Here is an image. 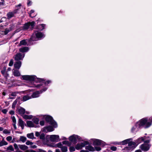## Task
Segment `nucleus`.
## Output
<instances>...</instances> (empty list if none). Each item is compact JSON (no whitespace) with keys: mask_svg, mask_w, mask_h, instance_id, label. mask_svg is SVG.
Wrapping results in <instances>:
<instances>
[{"mask_svg":"<svg viewBox=\"0 0 152 152\" xmlns=\"http://www.w3.org/2000/svg\"><path fill=\"white\" fill-rule=\"evenodd\" d=\"M147 120V118H143L137 122L135 125L132 128V132H137L138 130L140 127L145 125L146 128L149 127L151 125L152 123V117H151L149 118L150 122H148Z\"/></svg>","mask_w":152,"mask_h":152,"instance_id":"1","label":"nucleus"},{"mask_svg":"<svg viewBox=\"0 0 152 152\" xmlns=\"http://www.w3.org/2000/svg\"><path fill=\"white\" fill-rule=\"evenodd\" d=\"M45 37L44 34L41 32L35 31L29 39V41H35L37 40V39L43 38Z\"/></svg>","mask_w":152,"mask_h":152,"instance_id":"2","label":"nucleus"},{"mask_svg":"<svg viewBox=\"0 0 152 152\" xmlns=\"http://www.w3.org/2000/svg\"><path fill=\"white\" fill-rule=\"evenodd\" d=\"M150 142L149 140L144 141V143L141 145L140 146V148L143 151L146 152L148 151L150 148L151 145L148 143Z\"/></svg>","mask_w":152,"mask_h":152,"instance_id":"3","label":"nucleus"},{"mask_svg":"<svg viewBox=\"0 0 152 152\" xmlns=\"http://www.w3.org/2000/svg\"><path fill=\"white\" fill-rule=\"evenodd\" d=\"M21 6L20 4L16 6V9L14 10L12 12H9L7 14V18L10 19L14 17L15 14H16L18 12V10L19 9L20 7Z\"/></svg>","mask_w":152,"mask_h":152,"instance_id":"4","label":"nucleus"},{"mask_svg":"<svg viewBox=\"0 0 152 152\" xmlns=\"http://www.w3.org/2000/svg\"><path fill=\"white\" fill-rule=\"evenodd\" d=\"M22 79L26 80L31 81H36L37 78L36 76L35 75H23L22 77Z\"/></svg>","mask_w":152,"mask_h":152,"instance_id":"5","label":"nucleus"},{"mask_svg":"<svg viewBox=\"0 0 152 152\" xmlns=\"http://www.w3.org/2000/svg\"><path fill=\"white\" fill-rule=\"evenodd\" d=\"M47 89V88H45L43 90H41L39 91H37L33 93L32 94H31V98H33L38 97L40 94L42 93L43 91H46Z\"/></svg>","mask_w":152,"mask_h":152,"instance_id":"6","label":"nucleus"},{"mask_svg":"<svg viewBox=\"0 0 152 152\" xmlns=\"http://www.w3.org/2000/svg\"><path fill=\"white\" fill-rule=\"evenodd\" d=\"M93 144L95 145H100L102 146H104L105 144V142L100 140L98 139H94V140Z\"/></svg>","mask_w":152,"mask_h":152,"instance_id":"7","label":"nucleus"},{"mask_svg":"<svg viewBox=\"0 0 152 152\" xmlns=\"http://www.w3.org/2000/svg\"><path fill=\"white\" fill-rule=\"evenodd\" d=\"M79 137L77 135H73L69 137V140L72 142L76 143L77 139L80 140Z\"/></svg>","mask_w":152,"mask_h":152,"instance_id":"8","label":"nucleus"},{"mask_svg":"<svg viewBox=\"0 0 152 152\" xmlns=\"http://www.w3.org/2000/svg\"><path fill=\"white\" fill-rule=\"evenodd\" d=\"M50 139L52 142H58L59 140V136L57 135H51L50 137Z\"/></svg>","mask_w":152,"mask_h":152,"instance_id":"9","label":"nucleus"},{"mask_svg":"<svg viewBox=\"0 0 152 152\" xmlns=\"http://www.w3.org/2000/svg\"><path fill=\"white\" fill-rule=\"evenodd\" d=\"M25 56V54L22 55L20 53H17L15 56L14 58L15 60L19 61L22 60Z\"/></svg>","mask_w":152,"mask_h":152,"instance_id":"10","label":"nucleus"},{"mask_svg":"<svg viewBox=\"0 0 152 152\" xmlns=\"http://www.w3.org/2000/svg\"><path fill=\"white\" fill-rule=\"evenodd\" d=\"M53 130V128L50 126H48L44 127L42 129V131L46 133H47L48 132H52Z\"/></svg>","mask_w":152,"mask_h":152,"instance_id":"11","label":"nucleus"},{"mask_svg":"<svg viewBox=\"0 0 152 152\" xmlns=\"http://www.w3.org/2000/svg\"><path fill=\"white\" fill-rule=\"evenodd\" d=\"M6 67H3V70L1 71V72L6 79L7 80L8 77H9V74L6 72Z\"/></svg>","mask_w":152,"mask_h":152,"instance_id":"12","label":"nucleus"},{"mask_svg":"<svg viewBox=\"0 0 152 152\" xmlns=\"http://www.w3.org/2000/svg\"><path fill=\"white\" fill-rule=\"evenodd\" d=\"M18 113L23 116L25 113L27 114H29L30 113L28 112H25V109L22 108L20 107L18 109Z\"/></svg>","mask_w":152,"mask_h":152,"instance_id":"13","label":"nucleus"},{"mask_svg":"<svg viewBox=\"0 0 152 152\" xmlns=\"http://www.w3.org/2000/svg\"><path fill=\"white\" fill-rule=\"evenodd\" d=\"M128 145L129 146V147L134 148L137 145L135 141V142H132L129 141L128 143Z\"/></svg>","mask_w":152,"mask_h":152,"instance_id":"14","label":"nucleus"},{"mask_svg":"<svg viewBox=\"0 0 152 152\" xmlns=\"http://www.w3.org/2000/svg\"><path fill=\"white\" fill-rule=\"evenodd\" d=\"M31 99V94L29 93L23 97L22 101L25 102Z\"/></svg>","mask_w":152,"mask_h":152,"instance_id":"15","label":"nucleus"},{"mask_svg":"<svg viewBox=\"0 0 152 152\" xmlns=\"http://www.w3.org/2000/svg\"><path fill=\"white\" fill-rule=\"evenodd\" d=\"M145 137H141L135 140V141L137 145L139 143H141L142 141H144L145 139Z\"/></svg>","mask_w":152,"mask_h":152,"instance_id":"16","label":"nucleus"},{"mask_svg":"<svg viewBox=\"0 0 152 152\" xmlns=\"http://www.w3.org/2000/svg\"><path fill=\"white\" fill-rule=\"evenodd\" d=\"M21 62L18 61L15 62L14 64V67L17 69H19L21 66Z\"/></svg>","mask_w":152,"mask_h":152,"instance_id":"17","label":"nucleus"},{"mask_svg":"<svg viewBox=\"0 0 152 152\" xmlns=\"http://www.w3.org/2000/svg\"><path fill=\"white\" fill-rule=\"evenodd\" d=\"M18 124L21 127L22 129H23L25 123L22 119L20 118H19L18 120Z\"/></svg>","mask_w":152,"mask_h":152,"instance_id":"18","label":"nucleus"},{"mask_svg":"<svg viewBox=\"0 0 152 152\" xmlns=\"http://www.w3.org/2000/svg\"><path fill=\"white\" fill-rule=\"evenodd\" d=\"M132 140V138H129L127 139H126L122 141V142H119L118 143V144H122V145H124L128 143L129 141Z\"/></svg>","mask_w":152,"mask_h":152,"instance_id":"19","label":"nucleus"},{"mask_svg":"<svg viewBox=\"0 0 152 152\" xmlns=\"http://www.w3.org/2000/svg\"><path fill=\"white\" fill-rule=\"evenodd\" d=\"M13 74L16 77H19L21 75L20 74L18 70L13 69Z\"/></svg>","mask_w":152,"mask_h":152,"instance_id":"20","label":"nucleus"},{"mask_svg":"<svg viewBox=\"0 0 152 152\" xmlns=\"http://www.w3.org/2000/svg\"><path fill=\"white\" fill-rule=\"evenodd\" d=\"M27 126L29 127H34V125L31 121H27L26 122Z\"/></svg>","mask_w":152,"mask_h":152,"instance_id":"21","label":"nucleus"},{"mask_svg":"<svg viewBox=\"0 0 152 152\" xmlns=\"http://www.w3.org/2000/svg\"><path fill=\"white\" fill-rule=\"evenodd\" d=\"M28 50V48L27 47H24L19 49V51L21 52H26Z\"/></svg>","mask_w":152,"mask_h":152,"instance_id":"22","label":"nucleus"},{"mask_svg":"<svg viewBox=\"0 0 152 152\" xmlns=\"http://www.w3.org/2000/svg\"><path fill=\"white\" fill-rule=\"evenodd\" d=\"M20 148L22 150H25L28 148V147L25 145H19Z\"/></svg>","mask_w":152,"mask_h":152,"instance_id":"23","label":"nucleus"},{"mask_svg":"<svg viewBox=\"0 0 152 152\" xmlns=\"http://www.w3.org/2000/svg\"><path fill=\"white\" fill-rule=\"evenodd\" d=\"M46 121L48 122H51L53 120L52 117L49 115H47L45 118Z\"/></svg>","mask_w":152,"mask_h":152,"instance_id":"24","label":"nucleus"},{"mask_svg":"<svg viewBox=\"0 0 152 152\" xmlns=\"http://www.w3.org/2000/svg\"><path fill=\"white\" fill-rule=\"evenodd\" d=\"M22 116L23 118L25 119H31L32 118V116L31 115H27L24 114Z\"/></svg>","mask_w":152,"mask_h":152,"instance_id":"25","label":"nucleus"},{"mask_svg":"<svg viewBox=\"0 0 152 152\" xmlns=\"http://www.w3.org/2000/svg\"><path fill=\"white\" fill-rule=\"evenodd\" d=\"M86 150H88L91 151H94V148L92 146L90 145H88L86 146Z\"/></svg>","mask_w":152,"mask_h":152,"instance_id":"26","label":"nucleus"},{"mask_svg":"<svg viewBox=\"0 0 152 152\" xmlns=\"http://www.w3.org/2000/svg\"><path fill=\"white\" fill-rule=\"evenodd\" d=\"M8 143L3 139L1 142H0V147L7 145Z\"/></svg>","mask_w":152,"mask_h":152,"instance_id":"27","label":"nucleus"},{"mask_svg":"<svg viewBox=\"0 0 152 152\" xmlns=\"http://www.w3.org/2000/svg\"><path fill=\"white\" fill-rule=\"evenodd\" d=\"M8 143L3 139L1 142H0V147L7 145Z\"/></svg>","mask_w":152,"mask_h":152,"instance_id":"28","label":"nucleus"},{"mask_svg":"<svg viewBox=\"0 0 152 152\" xmlns=\"http://www.w3.org/2000/svg\"><path fill=\"white\" fill-rule=\"evenodd\" d=\"M45 25L44 24H42L39 25L37 27V29L39 30H42L44 28Z\"/></svg>","mask_w":152,"mask_h":152,"instance_id":"29","label":"nucleus"},{"mask_svg":"<svg viewBox=\"0 0 152 152\" xmlns=\"http://www.w3.org/2000/svg\"><path fill=\"white\" fill-rule=\"evenodd\" d=\"M27 137L31 139H33L34 138V134L33 133L28 134L27 135Z\"/></svg>","mask_w":152,"mask_h":152,"instance_id":"30","label":"nucleus"},{"mask_svg":"<svg viewBox=\"0 0 152 152\" xmlns=\"http://www.w3.org/2000/svg\"><path fill=\"white\" fill-rule=\"evenodd\" d=\"M27 42H26V40L25 39L23 40L20 41V45H27Z\"/></svg>","mask_w":152,"mask_h":152,"instance_id":"31","label":"nucleus"},{"mask_svg":"<svg viewBox=\"0 0 152 152\" xmlns=\"http://www.w3.org/2000/svg\"><path fill=\"white\" fill-rule=\"evenodd\" d=\"M61 150L62 152H66L68 151L67 147L63 145L61 148Z\"/></svg>","mask_w":152,"mask_h":152,"instance_id":"32","label":"nucleus"},{"mask_svg":"<svg viewBox=\"0 0 152 152\" xmlns=\"http://www.w3.org/2000/svg\"><path fill=\"white\" fill-rule=\"evenodd\" d=\"M80 144L83 148L85 147L86 145H88L89 144V142H88L85 141L80 143Z\"/></svg>","mask_w":152,"mask_h":152,"instance_id":"33","label":"nucleus"},{"mask_svg":"<svg viewBox=\"0 0 152 152\" xmlns=\"http://www.w3.org/2000/svg\"><path fill=\"white\" fill-rule=\"evenodd\" d=\"M20 140L23 142H24L26 140V137L21 136L20 137Z\"/></svg>","mask_w":152,"mask_h":152,"instance_id":"34","label":"nucleus"},{"mask_svg":"<svg viewBox=\"0 0 152 152\" xmlns=\"http://www.w3.org/2000/svg\"><path fill=\"white\" fill-rule=\"evenodd\" d=\"M29 28L30 26L28 23L25 24L23 26V29L25 30Z\"/></svg>","mask_w":152,"mask_h":152,"instance_id":"35","label":"nucleus"},{"mask_svg":"<svg viewBox=\"0 0 152 152\" xmlns=\"http://www.w3.org/2000/svg\"><path fill=\"white\" fill-rule=\"evenodd\" d=\"M50 124L53 125L54 127L56 128L57 127V123L55 121H52L50 123Z\"/></svg>","mask_w":152,"mask_h":152,"instance_id":"36","label":"nucleus"},{"mask_svg":"<svg viewBox=\"0 0 152 152\" xmlns=\"http://www.w3.org/2000/svg\"><path fill=\"white\" fill-rule=\"evenodd\" d=\"M33 122L36 124H39V120L37 118H36L32 119Z\"/></svg>","mask_w":152,"mask_h":152,"instance_id":"37","label":"nucleus"},{"mask_svg":"<svg viewBox=\"0 0 152 152\" xmlns=\"http://www.w3.org/2000/svg\"><path fill=\"white\" fill-rule=\"evenodd\" d=\"M28 23L29 25L30 28H32L34 27L35 25V23L34 22H32Z\"/></svg>","mask_w":152,"mask_h":152,"instance_id":"38","label":"nucleus"},{"mask_svg":"<svg viewBox=\"0 0 152 152\" xmlns=\"http://www.w3.org/2000/svg\"><path fill=\"white\" fill-rule=\"evenodd\" d=\"M7 150L13 151H14V148L12 145H10L7 148Z\"/></svg>","mask_w":152,"mask_h":152,"instance_id":"39","label":"nucleus"},{"mask_svg":"<svg viewBox=\"0 0 152 152\" xmlns=\"http://www.w3.org/2000/svg\"><path fill=\"white\" fill-rule=\"evenodd\" d=\"M3 133L5 134H10V130L5 129L3 131Z\"/></svg>","mask_w":152,"mask_h":152,"instance_id":"40","label":"nucleus"},{"mask_svg":"<svg viewBox=\"0 0 152 152\" xmlns=\"http://www.w3.org/2000/svg\"><path fill=\"white\" fill-rule=\"evenodd\" d=\"M82 148L80 144H77L75 147V148L77 150L81 149Z\"/></svg>","mask_w":152,"mask_h":152,"instance_id":"41","label":"nucleus"},{"mask_svg":"<svg viewBox=\"0 0 152 152\" xmlns=\"http://www.w3.org/2000/svg\"><path fill=\"white\" fill-rule=\"evenodd\" d=\"M11 30L8 29V28H6L5 30L4 31V34L5 35L7 34L9 32L11 31Z\"/></svg>","mask_w":152,"mask_h":152,"instance_id":"42","label":"nucleus"},{"mask_svg":"<svg viewBox=\"0 0 152 152\" xmlns=\"http://www.w3.org/2000/svg\"><path fill=\"white\" fill-rule=\"evenodd\" d=\"M14 147L15 149L17 150V151H18L19 150V145L18 146V145L16 143H15L14 144Z\"/></svg>","mask_w":152,"mask_h":152,"instance_id":"43","label":"nucleus"},{"mask_svg":"<svg viewBox=\"0 0 152 152\" xmlns=\"http://www.w3.org/2000/svg\"><path fill=\"white\" fill-rule=\"evenodd\" d=\"M26 144L27 145H32L33 144V143L29 140H28L26 142Z\"/></svg>","mask_w":152,"mask_h":152,"instance_id":"44","label":"nucleus"},{"mask_svg":"<svg viewBox=\"0 0 152 152\" xmlns=\"http://www.w3.org/2000/svg\"><path fill=\"white\" fill-rule=\"evenodd\" d=\"M40 139L44 140L45 138V135L44 134L42 133L40 136Z\"/></svg>","mask_w":152,"mask_h":152,"instance_id":"45","label":"nucleus"},{"mask_svg":"<svg viewBox=\"0 0 152 152\" xmlns=\"http://www.w3.org/2000/svg\"><path fill=\"white\" fill-rule=\"evenodd\" d=\"M75 148L71 146L70 147L69 151L70 152H73L75 151Z\"/></svg>","mask_w":152,"mask_h":152,"instance_id":"46","label":"nucleus"},{"mask_svg":"<svg viewBox=\"0 0 152 152\" xmlns=\"http://www.w3.org/2000/svg\"><path fill=\"white\" fill-rule=\"evenodd\" d=\"M13 60L12 59L10 60V61L9 64V65L10 66H12L13 64Z\"/></svg>","mask_w":152,"mask_h":152,"instance_id":"47","label":"nucleus"},{"mask_svg":"<svg viewBox=\"0 0 152 152\" xmlns=\"http://www.w3.org/2000/svg\"><path fill=\"white\" fill-rule=\"evenodd\" d=\"M11 118L12 120L13 123H16V120L15 116H12L11 117Z\"/></svg>","mask_w":152,"mask_h":152,"instance_id":"48","label":"nucleus"},{"mask_svg":"<svg viewBox=\"0 0 152 152\" xmlns=\"http://www.w3.org/2000/svg\"><path fill=\"white\" fill-rule=\"evenodd\" d=\"M12 137L11 136H9L7 137L6 140L8 141H10L12 140Z\"/></svg>","mask_w":152,"mask_h":152,"instance_id":"49","label":"nucleus"},{"mask_svg":"<svg viewBox=\"0 0 152 152\" xmlns=\"http://www.w3.org/2000/svg\"><path fill=\"white\" fill-rule=\"evenodd\" d=\"M62 145L61 142H59L57 144V147L61 148V147L62 146Z\"/></svg>","mask_w":152,"mask_h":152,"instance_id":"50","label":"nucleus"},{"mask_svg":"<svg viewBox=\"0 0 152 152\" xmlns=\"http://www.w3.org/2000/svg\"><path fill=\"white\" fill-rule=\"evenodd\" d=\"M1 111L3 113L6 114L8 111V110L6 109H4L2 110Z\"/></svg>","mask_w":152,"mask_h":152,"instance_id":"51","label":"nucleus"},{"mask_svg":"<svg viewBox=\"0 0 152 152\" xmlns=\"http://www.w3.org/2000/svg\"><path fill=\"white\" fill-rule=\"evenodd\" d=\"M17 103V101H16V100L14 102L12 103V107L13 108H14L15 107V106Z\"/></svg>","mask_w":152,"mask_h":152,"instance_id":"52","label":"nucleus"},{"mask_svg":"<svg viewBox=\"0 0 152 152\" xmlns=\"http://www.w3.org/2000/svg\"><path fill=\"white\" fill-rule=\"evenodd\" d=\"M111 149L113 151H115L117 149V148L116 147L112 146L111 147Z\"/></svg>","mask_w":152,"mask_h":152,"instance_id":"53","label":"nucleus"},{"mask_svg":"<svg viewBox=\"0 0 152 152\" xmlns=\"http://www.w3.org/2000/svg\"><path fill=\"white\" fill-rule=\"evenodd\" d=\"M17 93L16 92H12L11 93V95L12 96H16Z\"/></svg>","mask_w":152,"mask_h":152,"instance_id":"54","label":"nucleus"},{"mask_svg":"<svg viewBox=\"0 0 152 152\" xmlns=\"http://www.w3.org/2000/svg\"><path fill=\"white\" fill-rule=\"evenodd\" d=\"M62 143L64 145H68L69 144V142L67 141H64L62 142Z\"/></svg>","mask_w":152,"mask_h":152,"instance_id":"55","label":"nucleus"},{"mask_svg":"<svg viewBox=\"0 0 152 152\" xmlns=\"http://www.w3.org/2000/svg\"><path fill=\"white\" fill-rule=\"evenodd\" d=\"M15 112L13 110H11L9 112V113L10 115H13L14 114Z\"/></svg>","mask_w":152,"mask_h":152,"instance_id":"56","label":"nucleus"},{"mask_svg":"<svg viewBox=\"0 0 152 152\" xmlns=\"http://www.w3.org/2000/svg\"><path fill=\"white\" fill-rule=\"evenodd\" d=\"M37 146L35 145H31L30 146V148H37Z\"/></svg>","mask_w":152,"mask_h":152,"instance_id":"57","label":"nucleus"},{"mask_svg":"<svg viewBox=\"0 0 152 152\" xmlns=\"http://www.w3.org/2000/svg\"><path fill=\"white\" fill-rule=\"evenodd\" d=\"M41 126H43L44 125V122L43 121H41L39 122Z\"/></svg>","mask_w":152,"mask_h":152,"instance_id":"58","label":"nucleus"},{"mask_svg":"<svg viewBox=\"0 0 152 152\" xmlns=\"http://www.w3.org/2000/svg\"><path fill=\"white\" fill-rule=\"evenodd\" d=\"M95 149L96 151H99L101 150V148L99 147H97L95 148Z\"/></svg>","mask_w":152,"mask_h":152,"instance_id":"59","label":"nucleus"},{"mask_svg":"<svg viewBox=\"0 0 152 152\" xmlns=\"http://www.w3.org/2000/svg\"><path fill=\"white\" fill-rule=\"evenodd\" d=\"M34 12V10H31V11H30V16L31 17H32V18L33 17L31 16V14L32 13H33Z\"/></svg>","mask_w":152,"mask_h":152,"instance_id":"60","label":"nucleus"},{"mask_svg":"<svg viewBox=\"0 0 152 152\" xmlns=\"http://www.w3.org/2000/svg\"><path fill=\"white\" fill-rule=\"evenodd\" d=\"M40 135V134L39 133V132H36V133H35V135L37 137H38Z\"/></svg>","mask_w":152,"mask_h":152,"instance_id":"61","label":"nucleus"},{"mask_svg":"<svg viewBox=\"0 0 152 152\" xmlns=\"http://www.w3.org/2000/svg\"><path fill=\"white\" fill-rule=\"evenodd\" d=\"M31 1L28 0V2L27 3L28 5V6H30L31 5Z\"/></svg>","mask_w":152,"mask_h":152,"instance_id":"62","label":"nucleus"},{"mask_svg":"<svg viewBox=\"0 0 152 152\" xmlns=\"http://www.w3.org/2000/svg\"><path fill=\"white\" fill-rule=\"evenodd\" d=\"M80 152H89V151L86 150H81L80 151Z\"/></svg>","mask_w":152,"mask_h":152,"instance_id":"63","label":"nucleus"},{"mask_svg":"<svg viewBox=\"0 0 152 152\" xmlns=\"http://www.w3.org/2000/svg\"><path fill=\"white\" fill-rule=\"evenodd\" d=\"M135 152H142L139 149V150H136L135 151Z\"/></svg>","mask_w":152,"mask_h":152,"instance_id":"64","label":"nucleus"}]
</instances>
